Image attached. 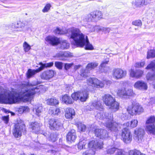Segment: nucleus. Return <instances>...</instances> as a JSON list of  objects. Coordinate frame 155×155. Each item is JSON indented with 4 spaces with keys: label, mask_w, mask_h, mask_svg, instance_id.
Wrapping results in <instances>:
<instances>
[{
    "label": "nucleus",
    "mask_w": 155,
    "mask_h": 155,
    "mask_svg": "<svg viewBox=\"0 0 155 155\" xmlns=\"http://www.w3.org/2000/svg\"><path fill=\"white\" fill-rule=\"evenodd\" d=\"M37 84V83L30 84L28 83L22 84L20 92L14 89H12L11 91L0 87V102L11 104L21 101H30L34 95L40 91L38 88L34 87Z\"/></svg>",
    "instance_id": "obj_1"
},
{
    "label": "nucleus",
    "mask_w": 155,
    "mask_h": 155,
    "mask_svg": "<svg viewBox=\"0 0 155 155\" xmlns=\"http://www.w3.org/2000/svg\"><path fill=\"white\" fill-rule=\"evenodd\" d=\"M56 34H65L73 41L72 44L77 47H83L86 41L87 36L83 34L78 28L72 27L66 30L57 28L54 31Z\"/></svg>",
    "instance_id": "obj_2"
},
{
    "label": "nucleus",
    "mask_w": 155,
    "mask_h": 155,
    "mask_svg": "<svg viewBox=\"0 0 155 155\" xmlns=\"http://www.w3.org/2000/svg\"><path fill=\"white\" fill-rule=\"evenodd\" d=\"M105 104L114 111L117 110L119 107V104L115 101L114 98L110 94L105 95L103 98Z\"/></svg>",
    "instance_id": "obj_3"
},
{
    "label": "nucleus",
    "mask_w": 155,
    "mask_h": 155,
    "mask_svg": "<svg viewBox=\"0 0 155 155\" xmlns=\"http://www.w3.org/2000/svg\"><path fill=\"white\" fill-rule=\"evenodd\" d=\"M106 119L107 120L106 122H102L104 126L108 128L110 131L113 133L117 132L120 128V124L115 122H112L113 118L112 114H110L109 117Z\"/></svg>",
    "instance_id": "obj_4"
},
{
    "label": "nucleus",
    "mask_w": 155,
    "mask_h": 155,
    "mask_svg": "<svg viewBox=\"0 0 155 155\" xmlns=\"http://www.w3.org/2000/svg\"><path fill=\"white\" fill-rule=\"evenodd\" d=\"M39 64L41 65L40 67L36 70H32L29 69L28 70L26 74L28 78H31L36 73L43 70L45 68L51 67L53 65V63L51 62L44 64L42 62H40L39 63Z\"/></svg>",
    "instance_id": "obj_5"
},
{
    "label": "nucleus",
    "mask_w": 155,
    "mask_h": 155,
    "mask_svg": "<svg viewBox=\"0 0 155 155\" xmlns=\"http://www.w3.org/2000/svg\"><path fill=\"white\" fill-rule=\"evenodd\" d=\"M102 18V14L100 11H96L82 17V19L85 21H96Z\"/></svg>",
    "instance_id": "obj_6"
},
{
    "label": "nucleus",
    "mask_w": 155,
    "mask_h": 155,
    "mask_svg": "<svg viewBox=\"0 0 155 155\" xmlns=\"http://www.w3.org/2000/svg\"><path fill=\"white\" fill-rule=\"evenodd\" d=\"M88 94L86 91H78L73 93L71 97L74 100L79 99L81 102L85 101L88 98Z\"/></svg>",
    "instance_id": "obj_7"
},
{
    "label": "nucleus",
    "mask_w": 155,
    "mask_h": 155,
    "mask_svg": "<svg viewBox=\"0 0 155 155\" xmlns=\"http://www.w3.org/2000/svg\"><path fill=\"white\" fill-rule=\"evenodd\" d=\"M29 126V127L32 129L33 132L36 134L40 133L47 137H49V134H47L46 132L40 130V127L41 126V124L37 122H32L30 123Z\"/></svg>",
    "instance_id": "obj_8"
},
{
    "label": "nucleus",
    "mask_w": 155,
    "mask_h": 155,
    "mask_svg": "<svg viewBox=\"0 0 155 155\" xmlns=\"http://www.w3.org/2000/svg\"><path fill=\"white\" fill-rule=\"evenodd\" d=\"M127 110L129 114L132 115L139 114L143 111V107L139 104H136L134 105H133L132 106H129L127 109Z\"/></svg>",
    "instance_id": "obj_9"
},
{
    "label": "nucleus",
    "mask_w": 155,
    "mask_h": 155,
    "mask_svg": "<svg viewBox=\"0 0 155 155\" xmlns=\"http://www.w3.org/2000/svg\"><path fill=\"white\" fill-rule=\"evenodd\" d=\"M127 74V71L120 68H115L112 71L113 77L116 79H119L125 77Z\"/></svg>",
    "instance_id": "obj_10"
},
{
    "label": "nucleus",
    "mask_w": 155,
    "mask_h": 155,
    "mask_svg": "<svg viewBox=\"0 0 155 155\" xmlns=\"http://www.w3.org/2000/svg\"><path fill=\"white\" fill-rule=\"evenodd\" d=\"M121 138L124 143H129L132 140V135L129 130L124 129L121 132Z\"/></svg>",
    "instance_id": "obj_11"
},
{
    "label": "nucleus",
    "mask_w": 155,
    "mask_h": 155,
    "mask_svg": "<svg viewBox=\"0 0 155 155\" xmlns=\"http://www.w3.org/2000/svg\"><path fill=\"white\" fill-rule=\"evenodd\" d=\"M88 84L93 87L97 88H102L104 86V84L96 78H89L87 81Z\"/></svg>",
    "instance_id": "obj_12"
},
{
    "label": "nucleus",
    "mask_w": 155,
    "mask_h": 155,
    "mask_svg": "<svg viewBox=\"0 0 155 155\" xmlns=\"http://www.w3.org/2000/svg\"><path fill=\"white\" fill-rule=\"evenodd\" d=\"M56 74L55 71L51 70L45 71L41 73L40 77L41 78L45 81H49Z\"/></svg>",
    "instance_id": "obj_13"
},
{
    "label": "nucleus",
    "mask_w": 155,
    "mask_h": 155,
    "mask_svg": "<svg viewBox=\"0 0 155 155\" xmlns=\"http://www.w3.org/2000/svg\"><path fill=\"white\" fill-rule=\"evenodd\" d=\"M45 43L47 45L54 46L58 45L60 42L59 38L54 36H48L45 39Z\"/></svg>",
    "instance_id": "obj_14"
},
{
    "label": "nucleus",
    "mask_w": 155,
    "mask_h": 155,
    "mask_svg": "<svg viewBox=\"0 0 155 155\" xmlns=\"http://www.w3.org/2000/svg\"><path fill=\"white\" fill-rule=\"evenodd\" d=\"M94 133L95 135L101 139H106L109 137V134L106 130L102 129L96 128Z\"/></svg>",
    "instance_id": "obj_15"
},
{
    "label": "nucleus",
    "mask_w": 155,
    "mask_h": 155,
    "mask_svg": "<svg viewBox=\"0 0 155 155\" xmlns=\"http://www.w3.org/2000/svg\"><path fill=\"white\" fill-rule=\"evenodd\" d=\"M50 127L51 129L58 130L62 126L59 120L56 119H51L49 121Z\"/></svg>",
    "instance_id": "obj_16"
},
{
    "label": "nucleus",
    "mask_w": 155,
    "mask_h": 155,
    "mask_svg": "<svg viewBox=\"0 0 155 155\" xmlns=\"http://www.w3.org/2000/svg\"><path fill=\"white\" fill-rule=\"evenodd\" d=\"M144 133L143 129L141 128L136 129L134 131L135 140L138 142L142 141Z\"/></svg>",
    "instance_id": "obj_17"
},
{
    "label": "nucleus",
    "mask_w": 155,
    "mask_h": 155,
    "mask_svg": "<svg viewBox=\"0 0 155 155\" xmlns=\"http://www.w3.org/2000/svg\"><path fill=\"white\" fill-rule=\"evenodd\" d=\"M134 87L136 89L143 91L147 90L148 87L147 83L142 81L136 82L134 84Z\"/></svg>",
    "instance_id": "obj_18"
},
{
    "label": "nucleus",
    "mask_w": 155,
    "mask_h": 155,
    "mask_svg": "<svg viewBox=\"0 0 155 155\" xmlns=\"http://www.w3.org/2000/svg\"><path fill=\"white\" fill-rule=\"evenodd\" d=\"M130 76L136 78H139L142 77L143 74V71L140 70L134 71L132 68L129 71Z\"/></svg>",
    "instance_id": "obj_19"
},
{
    "label": "nucleus",
    "mask_w": 155,
    "mask_h": 155,
    "mask_svg": "<svg viewBox=\"0 0 155 155\" xmlns=\"http://www.w3.org/2000/svg\"><path fill=\"white\" fill-rule=\"evenodd\" d=\"M103 142L99 143L98 141L96 140H92L90 141L88 144V147L90 148H94L95 149L99 148L101 149L103 147Z\"/></svg>",
    "instance_id": "obj_20"
},
{
    "label": "nucleus",
    "mask_w": 155,
    "mask_h": 155,
    "mask_svg": "<svg viewBox=\"0 0 155 155\" xmlns=\"http://www.w3.org/2000/svg\"><path fill=\"white\" fill-rule=\"evenodd\" d=\"M75 113L72 108L68 107L65 110V116L68 119H72L75 115Z\"/></svg>",
    "instance_id": "obj_21"
},
{
    "label": "nucleus",
    "mask_w": 155,
    "mask_h": 155,
    "mask_svg": "<svg viewBox=\"0 0 155 155\" xmlns=\"http://www.w3.org/2000/svg\"><path fill=\"white\" fill-rule=\"evenodd\" d=\"M117 93L118 95L121 97L125 96H132L133 94V90L131 88H129L127 90L120 89L118 91Z\"/></svg>",
    "instance_id": "obj_22"
},
{
    "label": "nucleus",
    "mask_w": 155,
    "mask_h": 155,
    "mask_svg": "<svg viewBox=\"0 0 155 155\" xmlns=\"http://www.w3.org/2000/svg\"><path fill=\"white\" fill-rule=\"evenodd\" d=\"M77 137L75 130H71L68 134L67 136V140L68 141L71 142H74Z\"/></svg>",
    "instance_id": "obj_23"
},
{
    "label": "nucleus",
    "mask_w": 155,
    "mask_h": 155,
    "mask_svg": "<svg viewBox=\"0 0 155 155\" xmlns=\"http://www.w3.org/2000/svg\"><path fill=\"white\" fill-rule=\"evenodd\" d=\"M21 128L19 124H15L13 130V134L15 137L18 138L21 135Z\"/></svg>",
    "instance_id": "obj_24"
},
{
    "label": "nucleus",
    "mask_w": 155,
    "mask_h": 155,
    "mask_svg": "<svg viewBox=\"0 0 155 155\" xmlns=\"http://www.w3.org/2000/svg\"><path fill=\"white\" fill-rule=\"evenodd\" d=\"M100 111V112L97 114L96 116L97 117L100 119L104 120V121L106 122L107 120L106 119L109 117L110 114L104 113L102 110Z\"/></svg>",
    "instance_id": "obj_25"
},
{
    "label": "nucleus",
    "mask_w": 155,
    "mask_h": 155,
    "mask_svg": "<svg viewBox=\"0 0 155 155\" xmlns=\"http://www.w3.org/2000/svg\"><path fill=\"white\" fill-rule=\"evenodd\" d=\"M146 130L148 133L155 134V124H146Z\"/></svg>",
    "instance_id": "obj_26"
},
{
    "label": "nucleus",
    "mask_w": 155,
    "mask_h": 155,
    "mask_svg": "<svg viewBox=\"0 0 155 155\" xmlns=\"http://www.w3.org/2000/svg\"><path fill=\"white\" fill-rule=\"evenodd\" d=\"M34 112L38 116L40 115V113L43 111V108L41 104H38L35 105L33 109Z\"/></svg>",
    "instance_id": "obj_27"
},
{
    "label": "nucleus",
    "mask_w": 155,
    "mask_h": 155,
    "mask_svg": "<svg viewBox=\"0 0 155 155\" xmlns=\"http://www.w3.org/2000/svg\"><path fill=\"white\" fill-rule=\"evenodd\" d=\"M91 105L92 106L99 110H102L103 109L102 102L100 101H94L91 104Z\"/></svg>",
    "instance_id": "obj_28"
},
{
    "label": "nucleus",
    "mask_w": 155,
    "mask_h": 155,
    "mask_svg": "<svg viewBox=\"0 0 155 155\" xmlns=\"http://www.w3.org/2000/svg\"><path fill=\"white\" fill-rule=\"evenodd\" d=\"M62 101L66 104H71L73 102V101L71 98L67 95H64L63 96Z\"/></svg>",
    "instance_id": "obj_29"
},
{
    "label": "nucleus",
    "mask_w": 155,
    "mask_h": 155,
    "mask_svg": "<svg viewBox=\"0 0 155 155\" xmlns=\"http://www.w3.org/2000/svg\"><path fill=\"white\" fill-rule=\"evenodd\" d=\"M117 150V148L115 147L114 145H109L107 147L106 152L108 154H112L116 151Z\"/></svg>",
    "instance_id": "obj_30"
},
{
    "label": "nucleus",
    "mask_w": 155,
    "mask_h": 155,
    "mask_svg": "<svg viewBox=\"0 0 155 155\" xmlns=\"http://www.w3.org/2000/svg\"><path fill=\"white\" fill-rule=\"evenodd\" d=\"M137 124L138 121L137 120L134 119L132 120L130 123H126L124 124V125L131 128H134L136 127L137 126Z\"/></svg>",
    "instance_id": "obj_31"
},
{
    "label": "nucleus",
    "mask_w": 155,
    "mask_h": 155,
    "mask_svg": "<svg viewBox=\"0 0 155 155\" xmlns=\"http://www.w3.org/2000/svg\"><path fill=\"white\" fill-rule=\"evenodd\" d=\"M147 80L149 81H153L155 79V72L148 73L146 75Z\"/></svg>",
    "instance_id": "obj_32"
},
{
    "label": "nucleus",
    "mask_w": 155,
    "mask_h": 155,
    "mask_svg": "<svg viewBox=\"0 0 155 155\" xmlns=\"http://www.w3.org/2000/svg\"><path fill=\"white\" fill-rule=\"evenodd\" d=\"M60 112V110L58 108H51L49 110V114L53 116L58 115Z\"/></svg>",
    "instance_id": "obj_33"
},
{
    "label": "nucleus",
    "mask_w": 155,
    "mask_h": 155,
    "mask_svg": "<svg viewBox=\"0 0 155 155\" xmlns=\"http://www.w3.org/2000/svg\"><path fill=\"white\" fill-rule=\"evenodd\" d=\"M87 141L85 140L80 139V141L78 145L79 149L81 150L85 148V146L87 144Z\"/></svg>",
    "instance_id": "obj_34"
},
{
    "label": "nucleus",
    "mask_w": 155,
    "mask_h": 155,
    "mask_svg": "<svg viewBox=\"0 0 155 155\" xmlns=\"http://www.w3.org/2000/svg\"><path fill=\"white\" fill-rule=\"evenodd\" d=\"M48 104L51 105H54L58 104V101L55 98H51L47 100Z\"/></svg>",
    "instance_id": "obj_35"
},
{
    "label": "nucleus",
    "mask_w": 155,
    "mask_h": 155,
    "mask_svg": "<svg viewBox=\"0 0 155 155\" xmlns=\"http://www.w3.org/2000/svg\"><path fill=\"white\" fill-rule=\"evenodd\" d=\"M29 111V108L28 107L21 106L18 108V111L20 114L24 112H28Z\"/></svg>",
    "instance_id": "obj_36"
},
{
    "label": "nucleus",
    "mask_w": 155,
    "mask_h": 155,
    "mask_svg": "<svg viewBox=\"0 0 155 155\" xmlns=\"http://www.w3.org/2000/svg\"><path fill=\"white\" fill-rule=\"evenodd\" d=\"M86 41L84 45V46H85V48L86 49L92 50L94 49V48L92 45L90 44L89 41L88 39L87 38L86 39Z\"/></svg>",
    "instance_id": "obj_37"
},
{
    "label": "nucleus",
    "mask_w": 155,
    "mask_h": 155,
    "mask_svg": "<svg viewBox=\"0 0 155 155\" xmlns=\"http://www.w3.org/2000/svg\"><path fill=\"white\" fill-rule=\"evenodd\" d=\"M24 51L25 52H28L31 49V46L26 41H25L23 44Z\"/></svg>",
    "instance_id": "obj_38"
},
{
    "label": "nucleus",
    "mask_w": 155,
    "mask_h": 155,
    "mask_svg": "<svg viewBox=\"0 0 155 155\" xmlns=\"http://www.w3.org/2000/svg\"><path fill=\"white\" fill-rule=\"evenodd\" d=\"M69 47V44L66 40L62 41L61 44V48L62 49H67Z\"/></svg>",
    "instance_id": "obj_39"
},
{
    "label": "nucleus",
    "mask_w": 155,
    "mask_h": 155,
    "mask_svg": "<svg viewBox=\"0 0 155 155\" xmlns=\"http://www.w3.org/2000/svg\"><path fill=\"white\" fill-rule=\"evenodd\" d=\"M155 57V50H151L147 52V58H154Z\"/></svg>",
    "instance_id": "obj_40"
},
{
    "label": "nucleus",
    "mask_w": 155,
    "mask_h": 155,
    "mask_svg": "<svg viewBox=\"0 0 155 155\" xmlns=\"http://www.w3.org/2000/svg\"><path fill=\"white\" fill-rule=\"evenodd\" d=\"M78 130L80 132L84 131L86 128V126L81 123H79L78 124Z\"/></svg>",
    "instance_id": "obj_41"
},
{
    "label": "nucleus",
    "mask_w": 155,
    "mask_h": 155,
    "mask_svg": "<svg viewBox=\"0 0 155 155\" xmlns=\"http://www.w3.org/2000/svg\"><path fill=\"white\" fill-rule=\"evenodd\" d=\"M98 65V64L96 62L91 63L87 64V68L88 70H91L96 67Z\"/></svg>",
    "instance_id": "obj_42"
},
{
    "label": "nucleus",
    "mask_w": 155,
    "mask_h": 155,
    "mask_svg": "<svg viewBox=\"0 0 155 155\" xmlns=\"http://www.w3.org/2000/svg\"><path fill=\"white\" fill-rule=\"evenodd\" d=\"M129 155H145L142 153L140 151L137 150H130L129 153Z\"/></svg>",
    "instance_id": "obj_43"
},
{
    "label": "nucleus",
    "mask_w": 155,
    "mask_h": 155,
    "mask_svg": "<svg viewBox=\"0 0 155 155\" xmlns=\"http://www.w3.org/2000/svg\"><path fill=\"white\" fill-rule=\"evenodd\" d=\"M147 69H151L153 70L155 69V60L151 62L146 68Z\"/></svg>",
    "instance_id": "obj_44"
},
{
    "label": "nucleus",
    "mask_w": 155,
    "mask_h": 155,
    "mask_svg": "<svg viewBox=\"0 0 155 155\" xmlns=\"http://www.w3.org/2000/svg\"><path fill=\"white\" fill-rule=\"evenodd\" d=\"M51 7V5L50 3L47 4L44 8L42 9V11L43 13L47 12L50 10Z\"/></svg>",
    "instance_id": "obj_45"
},
{
    "label": "nucleus",
    "mask_w": 155,
    "mask_h": 155,
    "mask_svg": "<svg viewBox=\"0 0 155 155\" xmlns=\"http://www.w3.org/2000/svg\"><path fill=\"white\" fill-rule=\"evenodd\" d=\"M155 122V117L151 116L147 120L146 124L153 123Z\"/></svg>",
    "instance_id": "obj_46"
},
{
    "label": "nucleus",
    "mask_w": 155,
    "mask_h": 155,
    "mask_svg": "<svg viewBox=\"0 0 155 155\" xmlns=\"http://www.w3.org/2000/svg\"><path fill=\"white\" fill-rule=\"evenodd\" d=\"M95 152L92 150H89L84 152L83 155H94Z\"/></svg>",
    "instance_id": "obj_47"
},
{
    "label": "nucleus",
    "mask_w": 155,
    "mask_h": 155,
    "mask_svg": "<svg viewBox=\"0 0 155 155\" xmlns=\"http://www.w3.org/2000/svg\"><path fill=\"white\" fill-rule=\"evenodd\" d=\"M56 56L58 58H60V59L64 61L65 60L64 58L63 51H60L58 53L56 54Z\"/></svg>",
    "instance_id": "obj_48"
},
{
    "label": "nucleus",
    "mask_w": 155,
    "mask_h": 155,
    "mask_svg": "<svg viewBox=\"0 0 155 155\" xmlns=\"http://www.w3.org/2000/svg\"><path fill=\"white\" fill-rule=\"evenodd\" d=\"M55 66L59 69H61L63 67V63L59 61L55 62Z\"/></svg>",
    "instance_id": "obj_49"
},
{
    "label": "nucleus",
    "mask_w": 155,
    "mask_h": 155,
    "mask_svg": "<svg viewBox=\"0 0 155 155\" xmlns=\"http://www.w3.org/2000/svg\"><path fill=\"white\" fill-rule=\"evenodd\" d=\"M142 3V0H136L133 2V4L136 7H140L143 6Z\"/></svg>",
    "instance_id": "obj_50"
},
{
    "label": "nucleus",
    "mask_w": 155,
    "mask_h": 155,
    "mask_svg": "<svg viewBox=\"0 0 155 155\" xmlns=\"http://www.w3.org/2000/svg\"><path fill=\"white\" fill-rule=\"evenodd\" d=\"M120 86L122 88L121 89H126L128 86V84L127 82L124 81L121 82L120 83Z\"/></svg>",
    "instance_id": "obj_51"
},
{
    "label": "nucleus",
    "mask_w": 155,
    "mask_h": 155,
    "mask_svg": "<svg viewBox=\"0 0 155 155\" xmlns=\"http://www.w3.org/2000/svg\"><path fill=\"white\" fill-rule=\"evenodd\" d=\"M116 155H125V152L122 149H117Z\"/></svg>",
    "instance_id": "obj_52"
},
{
    "label": "nucleus",
    "mask_w": 155,
    "mask_h": 155,
    "mask_svg": "<svg viewBox=\"0 0 155 155\" xmlns=\"http://www.w3.org/2000/svg\"><path fill=\"white\" fill-rule=\"evenodd\" d=\"M63 56L64 57H73V54L68 51H63Z\"/></svg>",
    "instance_id": "obj_53"
},
{
    "label": "nucleus",
    "mask_w": 155,
    "mask_h": 155,
    "mask_svg": "<svg viewBox=\"0 0 155 155\" xmlns=\"http://www.w3.org/2000/svg\"><path fill=\"white\" fill-rule=\"evenodd\" d=\"M48 139L52 142H55L56 140V136L53 134H51L50 135V137H49L48 138Z\"/></svg>",
    "instance_id": "obj_54"
},
{
    "label": "nucleus",
    "mask_w": 155,
    "mask_h": 155,
    "mask_svg": "<svg viewBox=\"0 0 155 155\" xmlns=\"http://www.w3.org/2000/svg\"><path fill=\"white\" fill-rule=\"evenodd\" d=\"M132 24L135 26H140L142 25V22L140 20H137L133 22Z\"/></svg>",
    "instance_id": "obj_55"
},
{
    "label": "nucleus",
    "mask_w": 155,
    "mask_h": 155,
    "mask_svg": "<svg viewBox=\"0 0 155 155\" xmlns=\"http://www.w3.org/2000/svg\"><path fill=\"white\" fill-rule=\"evenodd\" d=\"M73 65V63H65L64 65V69L66 70H68L70 69Z\"/></svg>",
    "instance_id": "obj_56"
},
{
    "label": "nucleus",
    "mask_w": 155,
    "mask_h": 155,
    "mask_svg": "<svg viewBox=\"0 0 155 155\" xmlns=\"http://www.w3.org/2000/svg\"><path fill=\"white\" fill-rule=\"evenodd\" d=\"M87 28L88 30L91 32L95 31V29H94V26L91 25H87Z\"/></svg>",
    "instance_id": "obj_57"
},
{
    "label": "nucleus",
    "mask_w": 155,
    "mask_h": 155,
    "mask_svg": "<svg viewBox=\"0 0 155 155\" xmlns=\"http://www.w3.org/2000/svg\"><path fill=\"white\" fill-rule=\"evenodd\" d=\"M155 104V97L151 98L150 99V101L148 105L151 106L153 104Z\"/></svg>",
    "instance_id": "obj_58"
},
{
    "label": "nucleus",
    "mask_w": 155,
    "mask_h": 155,
    "mask_svg": "<svg viewBox=\"0 0 155 155\" xmlns=\"http://www.w3.org/2000/svg\"><path fill=\"white\" fill-rule=\"evenodd\" d=\"M9 116H4L2 117V119L4 121L5 123L7 124L9 121Z\"/></svg>",
    "instance_id": "obj_59"
},
{
    "label": "nucleus",
    "mask_w": 155,
    "mask_h": 155,
    "mask_svg": "<svg viewBox=\"0 0 155 155\" xmlns=\"http://www.w3.org/2000/svg\"><path fill=\"white\" fill-rule=\"evenodd\" d=\"M11 27L13 28H19L18 21L17 23H12L11 25Z\"/></svg>",
    "instance_id": "obj_60"
},
{
    "label": "nucleus",
    "mask_w": 155,
    "mask_h": 155,
    "mask_svg": "<svg viewBox=\"0 0 155 155\" xmlns=\"http://www.w3.org/2000/svg\"><path fill=\"white\" fill-rule=\"evenodd\" d=\"M19 28H24L25 26V22L18 21Z\"/></svg>",
    "instance_id": "obj_61"
},
{
    "label": "nucleus",
    "mask_w": 155,
    "mask_h": 155,
    "mask_svg": "<svg viewBox=\"0 0 155 155\" xmlns=\"http://www.w3.org/2000/svg\"><path fill=\"white\" fill-rule=\"evenodd\" d=\"M151 0H142L143 6V5H146L150 3Z\"/></svg>",
    "instance_id": "obj_62"
},
{
    "label": "nucleus",
    "mask_w": 155,
    "mask_h": 155,
    "mask_svg": "<svg viewBox=\"0 0 155 155\" xmlns=\"http://www.w3.org/2000/svg\"><path fill=\"white\" fill-rule=\"evenodd\" d=\"M110 29L109 28H104L103 27L102 31L104 32L105 33H109L110 31Z\"/></svg>",
    "instance_id": "obj_63"
},
{
    "label": "nucleus",
    "mask_w": 155,
    "mask_h": 155,
    "mask_svg": "<svg viewBox=\"0 0 155 155\" xmlns=\"http://www.w3.org/2000/svg\"><path fill=\"white\" fill-rule=\"evenodd\" d=\"M102 27H100L98 26H94L95 31H102Z\"/></svg>",
    "instance_id": "obj_64"
}]
</instances>
